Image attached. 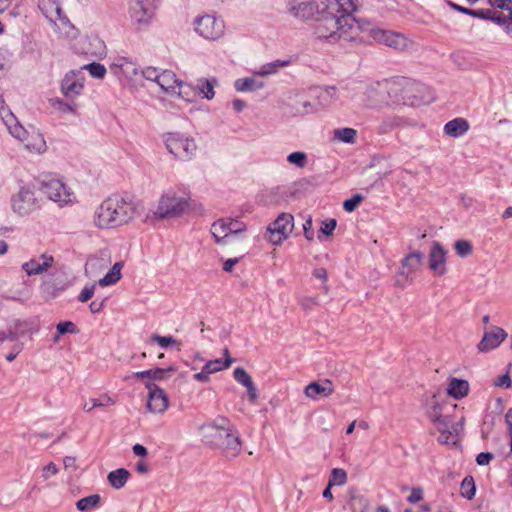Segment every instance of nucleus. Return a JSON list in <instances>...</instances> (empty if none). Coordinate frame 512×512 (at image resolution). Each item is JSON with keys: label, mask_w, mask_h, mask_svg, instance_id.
I'll use <instances>...</instances> for the list:
<instances>
[{"label": "nucleus", "mask_w": 512, "mask_h": 512, "mask_svg": "<svg viewBox=\"0 0 512 512\" xmlns=\"http://www.w3.org/2000/svg\"><path fill=\"white\" fill-rule=\"evenodd\" d=\"M356 10L353 0L299 1L291 7L296 17L315 18L316 33L320 38H337L352 41L362 31L360 22L352 15Z\"/></svg>", "instance_id": "f257e3e1"}, {"label": "nucleus", "mask_w": 512, "mask_h": 512, "mask_svg": "<svg viewBox=\"0 0 512 512\" xmlns=\"http://www.w3.org/2000/svg\"><path fill=\"white\" fill-rule=\"evenodd\" d=\"M141 215V206L130 198L112 194L94 210L93 225L100 230H111L132 223Z\"/></svg>", "instance_id": "f03ea898"}, {"label": "nucleus", "mask_w": 512, "mask_h": 512, "mask_svg": "<svg viewBox=\"0 0 512 512\" xmlns=\"http://www.w3.org/2000/svg\"><path fill=\"white\" fill-rule=\"evenodd\" d=\"M401 82L395 80H383L368 86L364 92V103L371 108L388 106L390 100L398 99V92L401 90Z\"/></svg>", "instance_id": "7ed1b4c3"}, {"label": "nucleus", "mask_w": 512, "mask_h": 512, "mask_svg": "<svg viewBox=\"0 0 512 512\" xmlns=\"http://www.w3.org/2000/svg\"><path fill=\"white\" fill-rule=\"evenodd\" d=\"M167 150L180 161H189L197 151V144L192 137L178 132H170L164 136Z\"/></svg>", "instance_id": "20e7f679"}, {"label": "nucleus", "mask_w": 512, "mask_h": 512, "mask_svg": "<svg viewBox=\"0 0 512 512\" xmlns=\"http://www.w3.org/2000/svg\"><path fill=\"white\" fill-rule=\"evenodd\" d=\"M40 190L48 199L58 203L60 206L70 204L74 200V193L71 189L62 180L51 174L42 177Z\"/></svg>", "instance_id": "39448f33"}, {"label": "nucleus", "mask_w": 512, "mask_h": 512, "mask_svg": "<svg viewBox=\"0 0 512 512\" xmlns=\"http://www.w3.org/2000/svg\"><path fill=\"white\" fill-rule=\"evenodd\" d=\"M369 36L375 42L383 44L398 52H404L414 47V41L400 32L373 27L369 30Z\"/></svg>", "instance_id": "423d86ee"}, {"label": "nucleus", "mask_w": 512, "mask_h": 512, "mask_svg": "<svg viewBox=\"0 0 512 512\" xmlns=\"http://www.w3.org/2000/svg\"><path fill=\"white\" fill-rule=\"evenodd\" d=\"M190 207L188 198L178 196L174 191L162 195L154 214L158 218L175 217L186 212Z\"/></svg>", "instance_id": "0eeeda50"}, {"label": "nucleus", "mask_w": 512, "mask_h": 512, "mask_svg": "<svg viewBox=\"0 0 512 512\" xmlns=\"http://www.w3.org/2000/svg\"><path fill=\"white\" fill-rule=\"evenodd\" d=\"M195 32L206 40L216 41L225 34V23L214 14H204L194 20Z\"/></svg>", "instance_id": "6e6552de"}, {"label": "nucleus", "mask_w": 512, "mask_h": 512, "mask_svg": "<svg viewBox=\"0 0 512 512\" xmlns=\"http://www.w3.org/2000/svg\"><path fill=\"white\" fill-rule=\"evenodd\" d=\"M424 254L420 251L411 252L401 260L400 269L397 273L396 286L405 287L411 283L417 271L420 270Z\"/></svg>", "instance_id": "1a4fd4ad"}, {"label": "nucleus", "mask_w": 512, "mask_h": 512, "mask_svg": "<svg viewBox=\"0 0 512 512\" xmlns=\"http://www.w3.org/2000/svg\"><path fill=\"white\" fill-rule=\"evenodd\" d=\"M294 227V217L289 213H281L267 228V238L274 245L286 240Z\"/></svg>", "instance_id": "9d476101"}, {"label": "nucleus", "mask_w": 512, "mask_h": 512, "mask_svg": "<svg viewBox=\"0 0 512 512\" xmlns=\"http://www.w3.org/2000/svg\"><path fill=\"white\" fill-rule=\"evenodd\" d=\"M129 18L138 28L147 25L158 9L154 4L145 0H129Z\"/></svg>", "instance_id": "9b49d317"}, {"label": "nucleus", "mask_w": 512, "mask_h": 512, "mask_svg": "<svg viewBox=\"0 0 512 512\" xmlns=\"http://www.w3.org/2000/svg\"><path fill=\"white\" fill-rule=\"evenodd\" d=\"M244 230L243 224L233 219H219L211 226V233L219 245L228 244V239Z\"/></svg>", "instance_id": "f8f14e48"}, {"label": "nucleus", "mask_w": 512, "mask_h": 512, "mask_svg": "<svg viewBox=\"0 0 512 512\" xmlns=\"http://www.w3.org/2000/svg\"><path fill=\"white\" fill-rule=\"evenodd\" d=\"M12 210L20 216H26L38 208V200L33 190L21 187L11 198Z\"/></svg>", "instance_id": "ddd939ff"}, {"label": "nucleus", "mask_w": 512, "mask_h": 512, "mask_svg": "<svg viewBox=\"0 0 512 512\" xmlns=\"http://www.w3.org/2000/svg\"><path fill=\"white\" fill-rule=\"evenodd\" d=\"M85 87V76L81 71L71 70L67 72L61 81V93L73 101L82 95Z\"/></svg>", "instance_id": "4468645a"}, {"label": "nucleus", "mask_w": 512, "mask_h": 512, "mask_svg": "<svg viewBox=\"0 0 512 512\" xmlns=\"http://www.w3.org/2000/svg\"><path fill=\"white\" fill-rule=\"evenodd\" d=\"M508 337V333L499 326H490L484 330L482 339L477 344L480 353H487L498 348Z\"/></svg>", "instance_id": "2eb2a0df"}, {"label": "nucleus", "mask_w": 512, "mask_h": 512, "mask_svg": "<svg viewBox=\"0 0 512 512\" xmlns=\"http://www.w3.org/2000/svg\"><path fill=\"white\" fill-rule=\"evenodd\" d=\"M146 388L149 390L147 409L154 414L164 413L169 406L167 394L154 383H147Z\"/></svg>", "instance_id": "dca6fc26"}, {"label": "nucleus", "mask_w": 512, "mask_h": 512, "mask_svg": "<svg viewBox=\"0 0 512 512\" xmlns=\"http://www.w3.org/2000/svg\"><path fill=\"white\" fill-rule=\"evenodd\" d=\"M53 263L54 257L48 253H43L23 263L22 269L28 276L39 275L52 267Z\"/></svg>", "instance_id": "f3484780"}, {"label": "nucleus", "mask_w": 512, "mask_h": 512, "mask_svg": "<svg viewBox=\"0 0 512 512\" xmlns=\"http://www.w3.org/2000/svg\"><path fill=\"white\" fill-rule=\"evenodd\" d=\"M446 254L447 251L439 242H433L429 253V268L439 276L446 273Z\"/></svg>", "instance_id": "a211bd4d"}, {"label": "nucleus", "mask_w": 512, "mask_h": 512, "mask_svg": "<svg viewBox=\"0 0 512 512\" xmlns=\"http://www.w3.org/2000/svg\"><path fill=\"white\" fill-rule=\"evenodd\" d=\"M200 430L206 442L214 446H220L229 432V429L216 423L202 425Z\"/></svg>", "instance_id": "6ab92c4d"}, {"label": "nucleus", "mask_w": 512, "mask_h": 512, "mask_svg": "<svg viewBox=\"0 0 512 512\" xmlns=\"http://www.w3.org/2000/svg\"><path fill=\"white\" fill-rule=\"evenodd\" d=\"M334 392V386L331 380L325 379L322 383L311 382L304 390L306 397L310 399H317L318 397L327 398Z\"/></svg>", "instance_id": "aec40b11"}, {"label": "nucleus", "mask_w": 512, "mask_h": 512, "mask_svg": "<svg viewBox=\"0 0 512 512\" xmlns=\"http://www.w3.org/2000/svg\"><path fill=\"white\" fill-rule=\"evenodd\" d=\"M111 69L115 74L132 78L138 74V68L135 62L127 57H117L114 59Z\"/></svg>", "instance_id": "412c9836"}, {"label": "nucleus", "mask_w": 512, "mask_h": 512, "mask_svg": "<svg viewBox=\"0 0 512 512\" xmlns=\"http://www.w3.org/2000/svg\"><path fill=\"white\" fill-rule=\"evenodd\" d=\"M469 128V122L462 117H458L448 121L444 125L443 131L447 136L459 138L465 135L468 132Z\"/></svg>", "instance_id": "4be33fe9"}, {"label": "nucleus", "mask_w": 512, "mask_h": 512, "mask_svg": "<svg viewBox=\"0 0 512 512\" xmlns=\"http://www.w3.org/2000/svg\"><path fill=\"white\" fill-rule=\"evenodd\" d=\"M429 417L440 434L444 435L450 431V420L448 417L441 415L440 405L436 401L433 402L429 411Z\"/></svg>", "instance_id": "5701e85b"}, {"label": "nucleus", "mask_w": 512, "mask_h": 512, "mask_svg": "<svg viewBox=\"0 0 512 512\" xmlns=\"http://www.w3.org/2000/svg\"><path fill=\"white\" fill-rule=\"evenodd\" d=\"M447 393L455 400H461L469 393V383L464 379L451 378L448 383Z\"/></svg>", "instance_id": "b1692460"}, {"label": "nucleus", "mask_w": 512, "mask_h": 512, "mask_svg": "<svg viewBox=\"0 0 512 512\" xmlns=\"http://www.w3.org/2000/svg\"><path fill=\"white\" fill-rule=\"evenodd\" d=\"M39 9L51 22L61 19L62 10L57 0H39Z\"/></svg>", "instance_id": "393cba45"}, {"label": "nucleus", "mask_w": 512, "mask_h": 512, "mask_svg": "<svg viewBox=\"0 0 512 512\" xmlns=\"http://www.w3.org/2000/svg\"><path fill=\"white\" fill-rule=\"evenodd\" d=\"M405 123L404 119L397 115H389L383 117L377 126V134L385 135L391 133L393 130L403 126Z\"/></svg>", "instance_id": "a878e982"}, {"label": "nucleus", "mask_w": 512, "mask_h": 512, "mask_svg": "<svg viewBox=\"0 0 512 512\" xmlns=\"http://www.w3.org/2000/svg\"><path fill=\"white\" fill-rule=\"evenodd\" d=\"M181 80H179L176 74L171 70H163L160 73L158 85L160 88L168 93H174Z\"/></svg>", "instance_id": "bb28decb"}, {"label": "nucleus", "mask_w": 512, "mask_h": 512, "mask_svg": "<svg viewBox=\"0 0 512 512\" xmlns=\"http://www.w3.org/2000/svg\"><path fill=\"white\" fill-rule=\"evenodd\" d=\"M22 142L31 153L41 154L46 150V142L40 133L33 132L31 135H27L26 140Z\"/></svg>", "instance_id": "cd10ccee"}, {"label": "nucleus", "mask_w": 512, "mask_h": 512, "mask_svg": "<svg viewBox=\"0 0 512 512\" xmlns=\"http://www.w3.org/2000/svg\"><path fill=\"white\" fill-rule=\"evenodd\" d=\"M224 359H214L209 360L204 368L208 371V373L213 374L222 370L229 368L233 362L230 357V352L228 348L223 350Z\"/></svg>", "instance_id": "c85d7f7f"}, {"label": "nucleus", "mask_w": 512, "mask_h": 512, "mask_svg": "<svg viewBox=\"0 0 512 512\" xmlns=\"http://www.w3.org/2000/svg\"><path fill=\"white\" fill-rule=\"evenodd\" d=\"M116 400L109 396L108 394H103L99 398H90L88 401H85L82 409L86 413H90L94 408H105L108 406L115 405Z\"/></svg>", "instance_id": "c756f323"}, {"label": "nucleus", "mask_w": 512, "mask_h": 512, "mask_svg": "<svg viewBox=\"0 0 512 512\" xmlns=\"http://www.w3.org/2000/svg\"><path fill=\"white\" fill-rule=\"evenodd\" d=\"M175 369L170 367L168 369L155 368L150 370L139 371L134 374L138 379H152V380H164L168 377L169 373L174 372Z\"/></svg>", "instance_id": "7c9ffc66"}, {"label": "nucleus", "mask_w": 512, "mask_h": 512, "mask_svg": "<svg viewBox=\"0 0 512 512\" xmlns=\"http://www.w3.org/2000/svg\"><path fill=\"white\" fill-rule=\"evenodd\" d=\"M130 476V473L128 470L124 468H119L114 471H111L108 474V482L109 484L115 488V489H121L125 486L126 482L128 481V478Z\"/></svg>", "instance_id": "2f4dec72"}, {"label": "nucleus", "mask_w": 512, "mask_h": 512, "mask_svg": "<svg viewBox=\"0 0 512 512\" xmlns=\"http://www.w3.org/2000/svg\"><path fill=\"white\" fill-rule=\"evenodd\" d=\"M224 439L221 445L224 446L226 454L230 457H236L241 452L239 437L229 431L228 436Z\"/></svg>", "instance_id": "473e14b6"}, {"label": "nucleus", "mask_w": 512, "mask_h": 512, "mask_svg": "<svg viewBox=\"0 0 512 512\" xmlns=\"http://www.w3.org/2000/svg\"><path fill=\"white\" fill-rule=\"evenodd\" d=\"M216 80L201 79L198 81L196 90L201 98L212 99L215 95L214 85Z\"/></svg>", "instance_id": "72a5a7b5"}, {"label": "nucleus", "mask_w": 512, "mask_h": 512, "mask_svg": "<svg viewBox=\"0 0 512 512\" xmlns=\"http://www.w3.org/2000/svg\"><path fill=\"white\" fill-rule=\"evenodd\" d=\"M122 265L115 263L111 270L98 281V284L102 287L113 285L118 282L121 278Z\"/></svg>", "instance_id": "f704fd0d"}, {"label": "nucleus", "mask_w": 512, "mask_h": 512, "mask_svg": "<svg viewBox=\"0 0 512 512\" xmlns=\"http://www.w3.org/2000/svg\"><path fill=\"white\" fill-rule=\"evenodd\" d=\"M101 497L98 494H93L77 501L76 507L79 511H87L99 506Z\"/></svg>", "instance_id": "c9c22d12"}, {"label": "nucleus", "mask_w": 512, "mask_h": 512, "mask_svg": "<svg viewBox=\"0 0 512 512\" xmlns=\"http://www.w3.org/2000/svg\"><path fill=\"white\" fill-rule=\"evenodd\" d=\"M178 96L187 102H193L198 97L195 87L180 81L178 87Z\"/></svg>", "instance_id": "e433bc0d"}, {"label": "nucleus", "mask_w": 512, "mask_h": 512, "mask_svg": "<svg viewBox=\"0 0 512 512\" xmlns=\"http://www.w3.org/2000/svg\"><path fill=\"white\" fill-rule=\"evenodd\" d=\"M476 492L475 482L472 476H466L460 487V494L463 498L471 500L474 498Z\"/></svg>", "instance_id": "4c0bfd02"}, {"label": "nucleus", "mask_w": 512, "mask_h": 512, "mask_svg": "<svg viewBox=\"0 0 512 512\" xmlns=\"http://www.w3.org/2000/svg\"><path fill=\"white\" fill-rule=\"evenodd\" d=\"M151 341L157 343L161 348H168L169 346H174L177 350H181L182 344L180 341L176 340L172 336H161V335H153L151 337Z\"/></svg>", "instance_id": "58836bf2"}, {"label": "nucleus", "mask_w": 512, "mask_h": 512, "mask_svg": "<svg viewBox=\"0 0 512 512\" xmlns=\"http://www.w3.org/2000/svg\"><path fill=\"white\" fill-rule=\"evenodd\" d=\"M334 135L341 142L353 144L357 138V131L353 128H342L335 130Z\"/></svg>", "instance_id": "ea45409f"}, {"label": "nucleus", "mask_w": 512, "mask_h": 512, "mask_svg": "<svg viewBox=\"0 0 512 512\" xmlns=\"http://www.w3.org/2000/svg\"><path fill=\"white\" fill-rule=\"evenodd\" d=\"M347 482V473L344 469L334 468L331 471L328 481L329 487L343 486Z\"/></svg>", "instance_id": "a19ab883"}, {"label": "nucleus", "mask_w": 512, "mask_h": 512, "mask_svg": "<svg viewBox=\"0 0 512 512\" xmlns=\"http://www.w3.org/2000/svg\"><path fill=\"white\" fill-rule=\"evenodd\" d=\"M82 69L87 70L92 77L97 79H103L107 72L105 66L97 62L86 64L82 66Z\"/></svg>", "instance_id": "79ce46f5"}, {"label": "nucleus", "mask_w": 512, "mask_h": 512, "mask_svg": "<svg viewBox=\"0 0 512 512\" xmlns=\"http://www.w3.org/2000/svg\"><path fill=\"white\" fill-rule=\"evenodd\" d=\"M290 61L289 60H276L272 63H268V64H265L263 65L261 68H260V74L261 75H270V74H274L278 71L279 68H282V67H285L287 65H289Z\"/></svg>", "instance_id": "37998d69"}, {"label": "nucleus", "mask_w": 512, "mask_h": 512, "mask_svg": "<svg viewBox=\"0 0 512 512\" xmlns=\"http://www.w3.org/2000/svg\"><path fill=\"white\" fill-rule=\"evenodd\" d=\"M287 161L299 168H303L307 164V156L304 152H292L287 156Z\"/></svg>", "instance_id": "c03bdc74"}, {"label": "nucleus", "mask_w": 512, "mask_h": 512, "mask_svg": "<svg viewBox=\"0 0 512 512\" xmlns=\"http://www.w3.org/2000/svg\"><path fill=\"white\" fill-rule=\"evenodd\" d=\"M455 251L458 256L466 257L472 253V245L469 241L466 240H458L454 244Z\"/></svg>", "instance_id": "a18cd8bd"}, {"label": "nucleus", "mask_w": 512, "mask_h": 512, "mask_svg": "<svg viewBox=\"0 0 512 512\" xmlns=\"http://www.w3.org/2000/svg\"><path fill=\"white\" fill-rule=\"evenodd\" d=\"M234 379L246 387L249 385L253 380L252 377L247 373V371L244 368L237 367L233 372Z\"/></svg>", "instance_id": "49530a36"}, {"label": "nucleus", "mask_w": 512, "mask_h": 512, "mask_svg": "<svg viewBox=\"0 0 512 512\" xmlns=\"http://www.w3.org/2000/svg\"><path fill=\"white\" fill-rule=\"evenodd\" d=\"M237 91L243 92L248 90H255L257 88L256 81L252 78L238 79L235 82Z\"/></svg>", "instance_id": "de8ad7c7"}, {"label": "nucleus", "mask_w": 512, "mask_h": 512, "mask_svg": "<svg viewBox=\"0 0 512 512\" xmlns=\"http://www.w3.org/2000/svg\"><path fill=\"white\" fill-rule=\"evenodd\" d=\"M351 500L354 512H356L357 508H359V512L368 511L369 501L364 496H353Z\"/></svg>", "instance_id": "09e8293b"}, {"label": "nucleus", "mask_w": 512, "mask_h": 512, "mask_svg": "<svg viewBox=\"0 0 512 512\" xmlns=\"http://www.w3.org/2000/svg\"><path fill=\"white\" fill-rule=\"evenodd\" d=\"M361 195H355L354 197L347 199L343 202V208L347 212H353L362 201Z\"/></svg>", "instance_id": "8fccbe9b"}, {"label": "nucleus", "mask_w": 512, "mask_h": 512, "mask_svg": "<svg viewBox=\"0 0 512 512\" xmlns=\"http://www.w3.org/2000/svg\"><path fill=\"white\" fill-rule=\"evenodd\" d=\"M141 73L145 79L158 83L161 72L155 67H147Z\"/></svg>", "instance_id": "3c124183"}, {"label": "nucleus", "mask_w": 512, "mask_h": 512, "mask_svg": "<svg viewBox=\"0 0 512 512\" xmlns=\"http://www.w3.org/2000/svg\"><path fill=\"white\" fill-rule=\"evenodd\" d=\"M94 292H95V284L86 285L81 290V292L78 296V300L83 303L87 302L88 300H90L93 297Z\"/></svg>", "instance_id": "603ef678"}, {"label": "nucleus", "mask_w": 512, "mask_h": 512, "mask_svg": "<svg viewBox=\"0 0 512 512\" xmlns=\"http://www.w3.org/2000/svg\"><path fill=\"white\" fill-rule=\"evenodd\" d=\"M57 331L59 334L65 333H76L77 328L76 325L71 321L60 322L57 324Z\"/></svg>", "instance_id": "864d4df0"}, {"label": "nucleus", "mask_w": 512, "mask_h": 512, "mask_svg": "<svg viewBox=\"0 0 512 512\" xmlns=\"http://www.w3.org/2000/svg\"><path fill=\"white\" fill-rule=\"evenodd\" d=\"M511 379H510V376H509V372L503 374V375H500L498 376L494 381H493V385L495 387H499V388H510L511 387Z\"/></svg>", "instance_id": "5fc2aeb1"}, {"label": "nucleus", "mask_w": 512, "mask_h": 512, "mask_svg": "<svg viewBox=\"0 0 512 512\" xmlns=\"http://www.w3.org/2000/svg\"><path fill=\"white\" fill-rule=\"evenodd\" d=\"M299 303L304 310H311L318 305L319 301L317 297L307 296L303 297Z\"/></svg>", "instance_id": "6e6d98bb"}, {"label": "nucleus", "mask_w": 512, "mask_h": 512, "mask_svg": "<svg viewBox=\"0 0 512 512\" xmlns=\"http://www.w3.org/2000/svg\"><path fill=\"white\" fill-rule=\"evenodd\" d=\"M423 499V489L421 487H414L411 489L410 495L407 497V501L410 503H418Z\"/></svg>", "instance_id": "4d7b16f0"}, {"label": "nucleus", "mask_w": 512, "mask_h": 512, "mask_svg": "<svg viewBox=\"0 0 512 512\" xmlns=\"http://www.w3.org/2000/svg\"><path fill=\"white\" fill-rule=\"evenodd\" d=\"M91 44L95 47V50L91 52V54L96 56H101L105 53V43L99 39L98 37H94L91 39Z\"/></svg>", "instance_id": "13d9d810"}, {"label": "nucleus", "mask_w": 512, "mask_h": 512, "mask_svg": "<svg viewBox=\"0 0 512 512\" xmlns=\"http://www.w3.org/2000/svg\"><path fill=\"white\" fill-rule=\"evenodd\" d=\"M337 222L335 219H329L322 223L321 226V232L325 235H332L335 228H336Z\"/></svg>", "instance_id": "bf43d9fd"}, {"label": "nucleus", "mask_w": 512, "mask_h": 512, "mask_svg": "<svg viewBox=\"0 0 512 512\" xmlns=\"http://www.w3.org/2000/svg\"><path fill=\"white\" fill-rule=\"evenodd\" d=\"M472 17L479 18V19H485V20H491V18L494 17V10H491V9L474 10Z\"/></svg>", "instance_id": "052dcab7"}, {"label": "nucleus", "mask_w": 512, "mask_h": 512, "mask_svg": "<svg viewBox=\"0 0 512 512\" xmlns=\"http://www.w3.org/2000/svg\"><path fill=\"white\" fill-rule=\"evenodd\" d=\"M10 133L21 142L26 140L27 131L20 125H16L10 128Z\"/></svg>", "instance_id": "680f3d73"}, {"label": "nucleus", "mask_w": 512, "mask_h": 512, "mask_svg": "<svg viewBox=\"0 0 512 512\" xmlns=\"http://www.w3.org/2000/svg\"><path fill=\"white\" fill-rule=\"evenodd\" d=\"M508 15L506 16L503 12L494 10V17L491 18V21L497 23L502 26L506 31V23H507Z\"/></svg>", "instance_id": "e2e57ef3"}, {"label": "nucleus", "mask_w": 512, "mask_h": 512, "mask_svg": "<svg viewBox=\"0 0 512 512\" xmlns=\"http://www.w3.org/2000/svg\"><path fill=\"white\" fill-rule=\"evenodd\" d=\"M494 458V455L490 452H482L477 455L476 462L480 466L488 465L490 461Z\"/></svg>", "instance_id": "0e129e2a"}, {"label": "nucleus", "mask_w": 512, "mask_h": 512, "mask_svg": "<svg viewBox=\"0 0 512 512\" xmlns=\"http://www.w3.org/2000/svg\"><path fill=\"white\" fill-rule=\"evenodd\" d=\"M491 6L500 9H511L512 0H488Z\"/></svg>", "instance_id": "69168bd1"}, {"label": "nucleus", "mask_w": 512, "mask_h": 512, "mask_svg": "<svg viewBox=\"0 0 512 512\" xmlns=\"http://www.w3.org/2000/svg\"><path fill=\"white\" fill-rule=\"evenodd\" d=\"M247 389V394L249 401L251 403H255L258 398V391L256 386L254 385L253 381L245 387Z\"/></svg>", "instance_id": "338daca9"}, {"label": "nucleus", "mask_w": 512, "mask_h": 512, "mask_svg": "<svg viewBox=\"0 0 512 512\" xmlns=\"http://www.w3.org/2000/svg\"><path fill=\"white\" fill-rule=\"evenodd\" d=\"M58 473V468L54 463H49L43 468V477L45 479L49 478L52 475H56Z\"/></svg>", "instance_id": "774afa93"}]
</instances>
